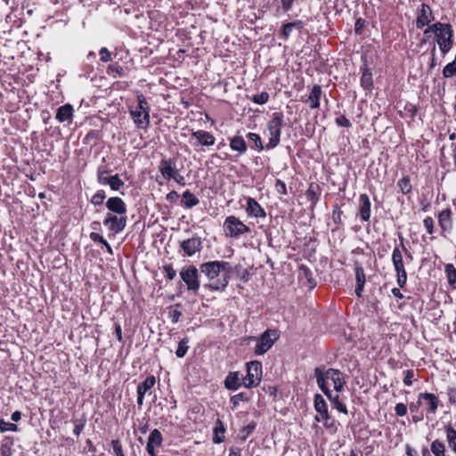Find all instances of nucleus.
I'll use <instances>...</instances> for the list:
<instances>
[{
  "label": "nucleus",
  "instance_id": "35",
  "mask_svg": "<svg viewBox=\"0 0 456 456\" xmlns=\"http://www.w3.org/2000/svg\"><path fill=\"white\" fill-rule=\"evenodd\" d=\"M446 438L450 449L456 453V430L448 425L445 428Z\"/></svg>",
  "mask_w": 456,
  "mask_h": 456
},
{
  "label": "nucleus",
  "instance_id": "61",
  "mask_svg": "<svg viewBox=\"0 0 456 456\" xmlns=\"http://www.w3.org/2000/svg\"><path fill=\"white\" fill-rule=\"evenodd\" d=\"M281 2L283 11L289 12V10H291L295 0H281Z\"/></svg>",
  "mask_w": 456,
  "mask_h": 456
},
{
  "label": "nucleus",
  "instance_id": "33",
  "mask_svg": "<svg viewBox=\"0 0 456 456\" xmlns=\"http://www.w3.org/2000/svg\"><path fill=\"white\" fill-rule=\"evenodd\" d=\"M214 433H215V436L213 438V442L215 444H221L222 442L224 441L225 428L224 426V423L220 419H217V421L216 423V427L214 428Z\"/></svg>",
  "mask_w": 456,
  "mask_h": 456
},
{
  "label": "nucleus",
  "instance_id": "56",
  "mask_svg": "<svg viewBox=\"0 0 456 456\" xmlns=\"http://www.w3.org/2000/svg\"><path fill=\"white\" fill-rule=\"evenodd\" d=\"M99 53L102 62H108L111 61V53L106 47H102Z\"/></svg>",
  "mask_w": 456,
  "mask_h": 456
},
{
  "label": "nucleus",
  "instance_id": "50",
  "mask_svg": "<svg viewBox=\"0 0 456 456\" xmlns=\"http://www.w3.org/2000/svg\"><path fill=\"white\" fill-rule=\"evenodd\" d=\"M180 306V304H176L175 308L169 312V318L173 323L178 322L180 317L182 316L181 311L178 310Z\"/></svg>",
  "mask_w": 456,
  "mask_h": 456
},
{
  "label": "nucleus",
  "instance_id": "51",
  "mask_svg": "<svg viewBox=\"0 0 456 456\" xmlns=\"http://www.w3.org/2000/svg\"><path fill=\"white\" fill-rule=\"evenodd\" d=\"M111 446L116 456H125L121 443L118 439L112 440Z\"/></svg>",
  "mask_w": 456,
  "mask_h": 456
},
{
  "label": "nucleus",
  "instance_id": "8",
  "mask_svg": "<svg viewBox=\"0 0 456 456\" xmlns=\"http://www.w3.org/2000/svg\"><path fill=\"white\" fill-rule=\"evenodd\" d=\"M278 335L275 330H266L257 339L254 353L262 355L266 353L277 340Z\"/></svg>",
  "mask_w": 456,
  "mask_h": 456
},
{
  "label": "nucleus",
  "instance_id": "15",
  "mask_svg": "<svg viewBox=\"0 0 456 456\" xmlns=\"http://www.w3.org/2000/svg\"><path fill=\"white\" fill-rule=\"evenodd\" d=\"M159 172L165 179H171L178 170L175 168V161L172 159H161L159 167Z\"/></svg>",
  "mask_w": 456,
  "mask_h": 456
},
{
  "label": "nucleus",
  "instance_id": "58",
  "mask_svg": "<svg viewBox=\"0 0 456 456\" xmlns=\"http://www.w3.org/2000/svg\"><path fill=\"white\" fill-rule=\"evenodd\" d=\"M89 237L94 242H99V243L102 244L103 246H105L107 243H109L102 235H100L99 233H97L95 232H92L90 233Z\"/></svg>",
  "mask_w": 456,
  "mask_h": 456
},
{
  "label": "nucleus",
  "instance_id": "37",
  "mask_svg": "<svg viewBox=\"0 0 456 456\" xmlns=\"http://www.w3.org/2000/svg\"><path fill=\"white\" fill-rule=\"evenodd\" d=\"M163 441L162 435L160 431L157 428L153 429L148 438V444L153 445V446H160Z\"/></svg>",
  "mask_w": 456,
  "mask_h": 456
},
{
  "label": "nucleus",
  "instance_id": "57",
  "mask_svg": "<svg viewBox=\"0 0 456 456\" xmlns=\"http://www.w3.org/2000/svg\"><path fill=\"white\" fill-rule=\"evenodd\" d=\"M163 269L168 280L172 281L175 279V277L176 276V272L173 268L172 265H164Z\"/></svg>",
  "mask_w": 456,
  "mask_h": 456
},
{
  "label": "nucleus",
  "instance_id": "30",
  "mask_svg": "<svg viewBox=\"0 0 456 456\" xmlns=\"http://www.w3.org/2000/svg\"><path fill=\"white\" fill-rule=\"evenodd\" d=\"M14 439L12 436H4L1 442L0 453L1 456H12Z\"/></svg>",
  "mask_w": 456,
  "mask_h": 456
},
{
  "label": "nucleus",
  "instance_id": "45",
  "mask_svg": "<svg viewBox=\"0 0 456 456\" xmlns=\"http://www.w3.org/2000/svg\"><path fill=\"white\" fill-rule=\"evenodd\" d=\"M397 185L403 194L409 193L411 190L410 179L407 177H403V178L400 179L397 183Z\"/></svg>",
  "mask_w": 456,
  "mask_h": 456
},
{
  "label": "nucleus",
  "instance_id": "11",
  "mask_svg": "<svg viewBox=\"0 0 456 456\" xmlns=\"http://www.w3.org/2000/svg\"><path fill=\"white\" fill-rule=\"evenodd\" d=\"M314 409L321 415L326 428H332L334 426L335 421L329 414L328 405L323 397L319 394L314 396Z\"/></svg>",
  "mask_w": 456,
  "mask_h": 456
},
{
  "label": "nucleus",
  "instance_id": "31",
  "mask_svg": "<svg viewBox=\"0 0 456 456\" xmlns=\"http://www.w3.org/2000/svg\"><path fill=\"white\" fill-rule=\"evenodd\" d=\"M199 199L190 191H185L183 193L182 204L187 208H191L199 204Z\"/></svg>",
  "mask_w": 456,
  "mask_h": 456
},
{
  "label": "nucleus",
  "instance_id": "24",
  "mask_svg": "<svg viewBox=\"0 0 456 456\" xmlns=\"http://www.w3.org/2000/svg\"><path fill=\"white\" fill-rule=\"evenodd\" d=\"M322 96V87L319 85L313 86L305 103H307L310 109H317L320 106V99Z\"/></svg>",
  "mask_w": 456,
  "mask_h": 456
},
{
  "label": "nucleus",
  "instance_id": "34",
  "mask_svg": "<svg viewBox=\"0 0 456 456\" xmlns=\"http://www.w3.org/2000/svg\"><path fill=\"white\" fill-rule=\"evenodd\" d=\"M444 272H445L449 285L452 289H456V268L454 267V265L452 264L445 265Z\"/></svg>",
  "mask_w": 456,
  "mask_h": 456
},
{
  "label": "nucleus",
  "instance_id": "23",
  "mask_svg": "<svg viewBox=\"0 0 456 456\" xmlns=\"http://www.w3.org/2000/svg\"><path fill=\"white\" fill-rule=\"evenodd\" d=\"M354 271H355V280H356V288H355L354 292L358 297H362L364 284L366 282L364 270L361 265H359L356 263Z\"/></svg>",
  "mask_w": 456,
  "mask_h": 456
},
{
  "label": "nucleus",
  "instance_id": "13",
  "mask_svg": "<svg viewBox=\"0 0 456 456\" xmlns=\"http://www.w3.org/2000/svg\"><path fill=\"white\" fill-rule=\"evenodd\" d=\"M155 377L151 375L137 386V403L140 407L143 405L144 396L147 394L150 395L151 393V389L155 386Z\"/></svg>",
  "mask_w": 456,
  "mask_h": 456
},
{
  "label": "nucleus",
  "instance_id": "52",
  "mask_svg": "<svg viewBox=\"0 0 456 456\" xmlns=\"http://www.w3.org/2000/svg\"><path fill=\"white\" fill-rule=\"evenodd\" d=\"M274 187L276 191L281 195H286L288 193L286 183L280 179L276 180Z\"/></svg>",
  "mask_w": 456,
  "mask_h": 456
},
{
  "label": "nucleus",
  "instance_id": "18",
  "mask_svg": "<svg viewBox=\"0 0 456 456\" xmlns=\"http://www.w3.org/2000/svg\"><path fill=\"white\" fill-rule=\"evenodd\" d=\"M360 207L359 215L362 221L367 222L370 217V207L371 203L367 194L363 193L359 198Z\"/></svg>",
  "mask_w": 456,
  "mask_h": 456
},
{
  "label": "nucleus",
  "instance_id": "40",
  "mask_svg": "<svg viewBox=\"0 0 456 456\" xmlns=\"http://www.w3.org/2000/svg\"><path fill=\"white\" fill-rule=\"evenodd\" d=\"M256 424L254 421L249 422L240 431V438L241 441H246L248 436L256 429Z\"/></svg>",
  "mask_w": 456,
  "mask_h": 456
},
{
  "label": "nucleus",
  "instance_id": "9",
  "mask_svg": "<svg viewBox=\"0 0 456 456\" xmlns=\"http://www.w3.org/2000/svg\"><path fill=\"white\" fill-rule=\"evenodd\" d=\"M127 217L126 215H116L107 213L103 224L113 235L120 233L126 226Z\"/></svg>",
  "mask_w": 456,
  "mask_h": 456
},
{
  "label": "nucleus",
  "instance_id": "62",
  "mask_svg": "<svg viewBox=\"0 0 456 456\" xmlns=\"http://www.w3.org/2000/svg\"><path fill=\"white\" fill-rule=\"evenodd\" d=\"M414 374H413V370H407L406 371V374H405V377L403 379V383L405 386H411L412 384V378H413Z\"/></svg>",
  "mask_w": 456,
  "mask_h": 456
},
{
  "label": "nucleus",
  "instance_id": "38",
  "mask_svg": "<svg viewBox=\"0 0 456 456\" xmlns=\"http://www.w3.org/2000/svg\"><path fill=\"white\" fill-rule=\"evenodd\" d=\"M431 452L435 456H445V445L439 440H435L431 444Z\"/></svg>",
  "mask_w": 456,
  "mask_h": 456
},
{
  "label": "nucleus",
  "instance_id": "4",
  "mask_svg": "<svg viewBox=\"0 0 456 456\" xmlns=\"http://www.w3.org/2000/svg\"><path fill=\"white\" fill-rule=\"evenodd\" d=\"M284 126L283 115L281 112H274L272 119L268 122L267 128L269 132V140L266 144L267 149L275 148L281 141V128Z\"/></svg>",
  "mask_w": 456,
  "mask_h": 456
},
{
  "label": "nucleus",
  "instance_id": "2",
  "mask_svg": "<svg viewBox=\"0 0 456 456\" xmlns=\"http://www.w3.org/2000/svg\"><path fill=\"white\" fill-rule=\"evenodd\" d=\"M435 35L440 51L446 54L453 45V30L452 26L448 23L436 22Z\"/></svg>",
  "mask_w": 456,
  "mask_h": 456
},
{
  "label": "nucleus",
  "instance_id": "44",
  "mask_svg": "<svg viewBox=\"0 0 456 456\" xmlns=\"http://www.w3.org/2000/svg\"><path fill=\"white\" fill-rule=\"evenodd\" d=\"M250 100L256 104H265L269 100V94L267 92H262L258 94H254L250 97Z\"/></svg>",
  "mask_w": 456,
  "mask_h": 456
},
{
  "label": "nucleus",
  "instance_id": "20",
  "mask_svg": "<svg viewBox=\"0 0 456 456\" xmlns=\"http://www.w3.org/2000/svg\"><path fill=\"white\" fill-rule=\"evenodd\" d=\"M74 109L73 106L69 103H66L58 108L55 118L61 122H71L73 118Z\"/></svg>",
  "mask_w": 456,
  "mask_h": 456
},
{
  "label": "nucleus",
  "instance_id": "42",
  "mask_svg": "<svg viewBox=\"0 0 456 456\" xmlns=\"http://www.w3.org/2000/svg\"><path fill=\"white\" fill-rule=\"evenodd\" d=\"M188 343H189L188 338H184L179 342L178 347L175 351V354L178 358H183L186 354V353L189 349V346H187Z\"/></svg>",
  "mask_w": 456,
  "mask_h": 456
},
{
  "label": "nucleus",
  "instance_id": "12",
  "mask_svg": "<svg viewBox=\"0 0 456 456\" xmlns=\"http://www.w3.org/2000/svg\"><path fill=\"white\" fill-rule=\"evenodd\" d=\"M435 20L433 12L430 6L427 4H421L418 9V15L416 20V27L418 28H423L425 26L429 25L431 21Z\"/></svg>",
  "mask_w": 456,
  "mask_h": 456
},
{
  "label": "nucleus",
  "instance_id": "49",
  "mask_svg": "<svg viewBox=\"0 0 456 456\" xmlns=\"http://www.w3.org/2000/svg\"><path fill=\"white\" fill-rule=\"evenodd\" d=\"M342 211L338 204L333 206L332 210V220L336 224H340L342 223Z\"/></svg>",
  "mask_w": 456,
  "mask_h": 456
},
{
  "label": "nucleus",
  "instance_id": "14",
  "mask_svg": "<svg viewBox=\"0 0 456 456\" xmlns=\"http://www.w3.org/2000/svg\"><path fill=\"white\" fill-rule=\"evenodd\" d=\"M106 208L109 213L116 215H126V206L124 200L119 197H110L106 201Z\"/></svg>",
  "mask_w": 456,
  "mask_h": 456
},
{
  "label": "nucleus",
  "instance_id": "21",
  "mask_svg": "<svg viewBox=\"0 0 456 456\" xmlns=\"http://www.w3.org/2000/svg\"><path fill=\"white\" fill-rule=\"evenodd\" d=\"M438 224L443 232H451L452 230V210L446 208L439 213Z\"/></svg>",
  "mask_w": 456,
  "mask_h": 456
},
{
  "label": "nucleus",
  "instance_id": "7",
  "mask_svg": "<svg viewBox=\"0 0 456 456\" xmlns=\"http://www.w3.org/2000/svg\"><path fill=\"white\" fill-rule=\"evenodd\" d=\"M180 276L186 284L187 289L197 292L200 289L199 271L194 265L184 266L180 271Z\"/></svg>",
  "mask_w": 456,
  "mask_h": 456
},
{
  "label": "nucleus",
  "instance_id": "64",
  "mask_svg": "<svg viewBox=\"0 0 456 456\" xmlns=\"http://www.w3.org/2000/svg\"><path fill=\"white\" fill-rule=\"evenodd\" d=\"M171 179H174L178 184L182 186L185 185V179L179 174V172H177Z\"/></svg>",
  "mask_w": 456,
  "mask_h": 456
},
{
  "label": "nucleus",
  "instance_id": "6",
  "mask_svg": "<svg viewBox=\"0 0 456 456\" xmlns=\"http://www.w3.org/2000/svg\"><path fill=\"white\" fill-rule=\"evenodd\" d=\"M262 379V363L252 361L247 363V375L242 379L243 386L247 388L256 387Z\"/></svg>",
  "mask_w": 456,
  "mask_h": 456
},
{
  "label": "nucleus",
  "instance_id": "5",
  "mask_svg": "<svg viewBox=\"0 0 456 456\" xmlns=\"http://www.w3.org/2000/svg\"><path fill=\"white\" fill-rule=\"evenodd\" d=\"M223 227L225 235L231 238H238L250 232L249 227L234 216H227Z\"/></svg>",
  "mask_w": 456,
  "mask_h": 456
},
{
  "label": "nucleus",
  "instance_id": "16",
  "mask_svg": "<svg viewBox=\"0 0 456 456\" xmlns=\"http://www.w3.org/2000/svg\"><path fill=\"white\" fill-rule=\"evenodd\" d=\"M246 212L248 216L256 218H265L266 216L265 209L255 199L250 197L247 199Z\"/></svg>",
  "mask_w": 456,
  "mask_h": 456
},
{
  "label": "nucleus",
  "instance_id": "59",
  "mask_svg": "<svg viewBox=\"0 0 456 456\" xmlns=\"http://www.w3.org/2000/svg\"><path fill=\"white\" fill-rule=\"evenodd\" d=\"M395 411L396 415L403 417L407 413V407L404 403H399L395 405Z\"/></svg>",
  "mask_w": 456,
  "mask_h": 456
},
{
  "label": "nucleus",
  "instance_id": "28",
  "mask_svg": "<svg viewBox=\"0 0 456 456\" xmlns=\"http://www.w3.org/2000/svg\"><path fill=\"white\" fill-rule=\"evenodd\" d=\"M392 262L395 273L405 272L403 254L398 247H395L392 253Z\"/></svg>",
  "mask_w": 456,
  "mask_h": 456
},
{
  "label": "nucleus",
  "instance_id": "26",
  "mask_svg": "<svg viewBox=\"0 0 456 456\" xmlns=\"http://www.w3.org/2000/svg\"><path fill=\"white\" fill-rule=\"evenodd\" d=\"M304 22L300 20H297L293 22H289L283 25L282 29L281 31L280 37H281L284 40H288L291 32L294 28L301 31L304 28Z\"/></svg>",
  "mask_w": 456,
  "mask_h": 456
},
{
  "label": "nucleus",
  "instance_id": "32",
  "mask_svg": "<svg viewBox=\"0 0 456 456\" xmlns=\"http://www.w3.org/2000/svg\"><path fill=\"white\" fill-rule=\"evenodd\" d=\"M361 85L364 89L370 90L373 86L372 74L366 65L362 69Z\"/></svg>",
  "mask_w": 456,
  "mask_h": 456
},
{
  "label": "nucleus",
  "instance_id": "48",
  "mask_svg": "<svg viewBox=\"0 0 456 456\" xmlns=\"http://www.w3.org/2000/svg\"><path fill=\"white\" fill-rule=\"evenodd\" d=\"M0 431L1 432H6V431L16 432V431H18V426L14 423L6 422L4 419H1L0 420Z\"/></svg>",
  "mask_w": 456,
  "mask_h": 456
},
{
  "label": "nucleus",
  "instance_id": "54",
  "mask_svg": "<svg viewBox=\"0 0 456 456\" xmlns=\"http://www.w3.org/2000/svg\"><path fill=\"white\" fill-rule=\"evenodd\" d=\"M424 227L426 228L428 234H433L434 232V220L430 216H427L423 221Z\"/></svg>",
  "mask_w": 456,
  "mask_h": 456
},
{
  "label": "nucleus",
  "instance_id": "60",
  "mask_svg": "<svg viewBox=\"0 0 456 456\" xmlns=\"http://www.w3.org/2000/svg\"><path fill=\"white\" fill-rule=\"evenodd\" d=\"M336 124L338 126H345V127H349L351 126L350 121L345 116L337 118Z\"/></svg>",
  "mask_w": 456,
  "mask_h": 456
},
{
  "label": "nucleus",
  "instance_id": "43",
  "mask_svg": "<svg viewBox=\"0 0 456 456\" xmlns=\"http://www.w3.org/2000/svg\"><path fill=\"white\" fill-rule=\"evenodd\" d=\"M308 200L312 206H315L319 200V193L315 191L313 185H310L305 193Z\"/></svg>",
  "mask_w": 456,
  "mask_h": 456
},
{
  "label": "nucleus",
  "instance_id": "47",
  "mask_svg": "<svg viewBox=\"0 0 456 456\" xmlns=\"http://www.w3.org/2000/svg\"><path fill=\"white\" fill-rule=\"evenodd\" d=\"M106 198L104 191H98L91 199V203L94 206H100L103 203Z\"/></svg>",
  "mask_w": 456,
  "mask_h": 456
},
{
  "label": "nucleus",
  "instance_id": "1",
  "mask_svg": "<svg viewBox=\"0 0 456 456\" xmlns=\"http://www.w3.org/2000/svg\"><path fill=\"white\" fill-rule=\"evenodd\" d=\"M200 272L209 280L208 287L211 290L222 291L227 287L232 267L229 262L210 261L200 265Z\"/></svg>",
  "mask_w": 456,
  "mask_h": 456
},
{
  "label": "nucleus",
  "instance_id": "3",
  "mask_svg": "<svg viewBox=\"0 0 456 456\" xmlns=\"http://www.w3.org/2000/svg\"><path fill=\"white\" fill-rule=\"evenodd\" d=\"M130 115L137 127L147 128L149 126L150 106L142 94L137 95V106L130 110Z\"/></svg>",
  "mask_w": 456,
  "mask_h": 456
},
{
  "label": "nucleus",
  "instance_id": "25",
  "mask_svg": "<svg viewBox=\"0 0 456 456\" xmlns=\"http://www.w3.org/2000/svg\"><path fill=\"white\" fill-rule=\"evenodd\" d=\"M224 386L227 389L236 391L241 386H243V382H240V374L238 371L230 372L224 380Z\"/></svg>",
  "mask_w": 456,
  "mask_h": 456
},
{
  "label": "nucleus",
  "instance_id": "22",
  "mask_svg": "<svg viewBox=\"0 0 456 456\" xmlns=\"http://www.w3.org/2000/svg\"><path fill=\"white\" fill-rule=\"evenodd\" d=\"M422 400H424L428 404L429 412L435 413L436 411L439 404V399L436 395L432 393H420L419 395L418 403H421Z\"/></svg>",
  "mask_w": 456,
  "mask_h": 456
},
{
  "label": "nucleus",
  "instance_id": "17",
  "mask_svg": "<svg viewBox=\"0 0 456 456\" xmlns=\"http://www.w3.org/2000/svg\"><path fill=\"white\" fill-rule=\"evenodd\" d=\"M326 378L332 381L334 389L337 392H340L343 389L346 382L343 374L339 370L329 369L326 371Z\"/></svg>",
  "mask_w": 456,
  "mask_h": 456
},
{
  "label": "nucleus",
  "instance_id": "55",
  "mask_svg": "<svg viewBox=\"0 0 456 456\" xmlns=\"http://www.w3.org/2000/svg\"><path fill=\"white\" fill-rule=\"evenodd\" d=\"M396 282L400 288H403L407 281V273L405 272H400L396 273Z\"/></svg>",
  "mask_w": 456,
  "mask_h": 456
},
{
  "label": "nucleus",
  "instance_id": "27",
  "mask_svg": "<svg viewBox=\"0 0 456 456\" xmlns=\"http://www.w3.org/2000/svg\"><path fill=\"white\" fill-rule=\"evenodd\" d=\"M229 141L231 149L239 152L240 155H242L247 151L248 146L246 141L241 135H235L230 138Z\"/></svg>",
  "mask_w": 456,
  "mask_h": 456
},
{
  "label": "nucleus",
  "instance_id": "10",
  "mask_svg": "<svg viewBox=\"0 0 456 456\" xmlns=\"http://www.w3.org/2000/svg\"><path fill=\"white\" fill-rule=\"evenodd\" d=\"M180 247L186 256H193L202 249V240L200 236L194 234L192 237L180 242Z\"/></svg>",
  "mask_w": 456,
  "mask_h": 456
},
{
  "label": "nucleus",
  "instance_id": "19",
  "mask_svg": "<svg viewBox=\"0 0 456 456\" xmlns=\"http://www.w3.org/2000/svg\"><path fill=\"white\" fill-rule=\"evenodd\" d=\"M191 136L202 146H212L216 142L215 136L208 131L197 130L192 133Z\"/></svg>",
  "mask_w": 456,
  "mask_h": 456
},
{
  "label": "nucleus",
  "instance_id": "29",
  "mask_svg": "<svg viewBox=\"0 0 456 456\" xmlns=\"http://www.w3.org/2000/svg\"><path fill=\"white\" fill-rule=\"evenodd\" d=\"M314 374H315V378H316V381H317V384H318V387H320V389L322 391V393L327 396V397H330V390L326 386V373L323 374L322 370L320 368H315L314 370Z\"/></svg>",
  "mask_w": 456,
  "mask_h": 456
},
{
  "label": "nucleus",
  "instance_id": "53",
  "mask_svg": "<svg viewBox=\"0 0 456 456\" xmlns=\"http://www.w3.org/2000/svg\"><path fill=\"white\" fill-rule=\"evenodd\" d=\"M248 398L246 396V395L244 393H239L231 397V403L234 406H237L240 403V402L248 401Z\"/></svg>",
  "mask_w": 456,
  "mask_h": 456
},
{
  "label": "nucleus",
  "instance_id": "39",
  "mask_svg": "<svg viewBox=\"0 0 456 456\" xmlns=\"http://www.w3.org/2000/svg\"><path fill=\"white\" fill-rule=\"evenodd\" d=\"M328 398L330 401V403L334 408H336L338 411H340L344 414H347V408L342 402H340L339 396L338 395L333 396L330 394V397H328Z\"/></svg>",
  "mask_w": 456,
  "mask_h": 456
},
{
  "label": "nucleus",
  "instance_id": "46",
  "mask_svg": "<svg viewBox=\"0 0 456 456\" xmlns=\"http://www.w3.org/2000/svg\"><path fill=\"white\" fill-rule=\"evenodd\" d=\"M247 137L249 141H251L255 144L256 148H257L258 151H263L264 146L262 143V140H261V137L257 134L248 133L247 134Z\"/></svg>",
  "mask_w": 456,
  "mask_h": 456
},
{
  "label": "nucleus",
  "instance_id": "63",
  "mask_svg": "<svg viewBox=\"0 0 456 456\" xmlns=\"http://www.w3.org/2000/svg\"><path fill=\"white\" fill-rule=\"evenodd\" d=\"M179 198L178 193L175 191H172L167 194V200L169 202H175Z\"/></svg>",
  "mask_w": 456,
  "mask_h": 456
},
{
  "label": "nucleus",
  "instance_id": "36",
  "mask_svg": "<svg viewBox=\"0 0 456 456\" xmlns=\"http://www.w3.org/2000/svg\"><path fill=\"white\" fill-rule=\"evenodd\" d=\"M102 183L104 185H109L112 191H118L120 187L124 185V182L119 178L118 174L110 176L109 181L102 180Z\"/></svg>",
  "mask_w": 456,
  "mask_h": 456
},
{
  "label": "nucleus",
  "instance_id": "41",
  "mask_svg": "<svg viewBox=\"0 0 456 456\" xmlns=\"http://www.w3.org/2000/svg\"><path fill=\"white\" fill-rule=\"evenodd\" d=\"M110 175V171L106 168L104 166H100L97 169V181L101 185H104L102 180L109 181Z\"/></svg>",
  "mask_w": 456,
  "mask_h": 456
}]
</instances>
